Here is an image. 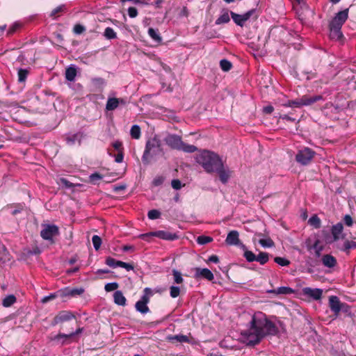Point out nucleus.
I'll list each match as a JSON object with an SVG mask.
<instances>
[{"instance_id": "16", "label": "nucleus", "mask_w": 356, "mask_h": 356, "mask_svg": "<svg viewBox=\"0 0 356 356\" xmlns=\"http://www.w3.org/2000/svg\"><path fill=\"white\" fill-rule=\"evenodd\" d=\"M149 300L146 296H143L140 300L137 301L135 305L136 309L141 314H147L149 309L147 307Z\"/></svg>"}, {"instance_id": "2", "label": "nucleus", "mask_w": 356, "mask_h": 356, "mask_svg": "<svg viewBox=\"0 0 356 356\" xmlns=\"http://www.w3.org/2000/svg\"><path fill=\"white\" fill-rule=\"evenodd\" d=\"M195 161L209 174L213 173L223 162L218 154L209 150L201 151L196 155Z\"/></svg>"}, {"instance_id": "21", "label": "nucleus", "mask_w": 356, "mask_h": 356, "mask_svg": "<svg viewBox=\"0 0 356 356\" xmlns=\"http://www.w3.org/2000/svg\"><path fill=\"white\" fill-rule=\"evenodd\" d=\"M83 138V134L76 133L66 137V143L68 145L72 146L78 143L79 145L81 144V140Z\"/></svg>"}, {"instance_id": "5", "label": "nucleus", "mask_w": 356, "mask_h": 356, "mask_svg": "<svg viewBox=\"0 0 356 356\" xmlns=\"http://www.w3.org/2000/svg\"><path fill=\"white\" fill-rule=\"evenodd\" d=\"M323 97L321 95H315L312 97L304 95L300 98L296 99L295 100L288 101L286 103L284 104L286 107H302L304 106H309L312 104L322 100Z\"/></svg>"}, {"instance_id": "36", "label": "nucleus", "mask_w": 356, "mask_h": 356, "mask_svg": "<svg viewBox=\"0 0 356 356\" xmlns=\"http://www.w3.org/2000/svg\"><path fill=\"white\" fill-rule=\"evenodd\" d=\"M308 223L315 228H319L321 227V220L319 218L314 215L308 220Z\"/></svg>"}, {"instance_id": "29", "label": "nucleus", "mask_w": 356, "mask_h": 356, "mask_svg": "<svg viewBox=\"0 0 356 356\" xmlns=\"http://www.w3.org/2000/svg\"><path fill=\"white\" fill-rule=\"evenodd\" d=\"M29 74V69L19 68L17 70V80L19 83H24Z\"/></svg>"}, {"instance_id": "14", "label": "nucleus", "mask_w": 356, "mask_h": 356, "mask_svg": "<svg viewBox=\"0 0 356 356\" xmlns=\"http://www.w3.org/2000/svg\"><path fill=\"white\" fill-rule=\"evenodd\" d=\"M302 293L309 298L315 300H318L321 298L323 290L321 289H312L310 287H305L302 289Z\"/></svg>"}, {"instance_id": "41", "label": "nucleus", "mask_w": 356, "mask_h": 356, "mask_svg": "<svg viewBox=\"0 0 356 356\" xmlns=\"http://www.w3.org/2000/svg\"><path fill=\"white\" fill-rule=\"evenodd\" d=\"M172 275L174 277V281L176 284H181L183 282L184 279L180 272L177 270H173Z\"/></svg>"}, {"instance_id": "13", "label": "nucleus", "mask_w": 356, "mask_h": 356, "mask_svg": "<svg viewBox=\"0 0 356 356\" xmlns=\"http://www.w3.org/2000/svg\"><path fill=\"white\" fill-rule=\"evenodd\" d=\"M126 104L127 101L123 98L109 97L106 104V110L108 111H112L116 109L119 105H125Z\"/></svg>"}, {"instance_id": "44", "label": "nucleus", "mask_w": 356, "mask_h": 356, "mask_svg": "<svg viewBox=\"0 0 356 356\" xmlns=\"http://www.w3.org/2000/svg\"><path fill=\"white\" fill-rule=\"evenodd\" d=\"M243 256L248 262H252L256 260V255L252 251L245 250Z\"/></svg>"}, {"instance_id": "52", "label": "nucleus", "mask_w": 356, "mask_h": 356, "mask_svg": "<svg viewBox=\"0 0 356 356\" xmlns=\"http://www.w3.org/2000/svg\"><path fill=\"white\" fill-rule=\"evenodd\" d=\"M85 31V28L81 24H76L74 27V32L76 34H81Z\"/></svg>"}, {"instance_id": "43", "label": "nucleus", "mask_w": 356, "mask_h": 356, "mask_svg": "<svg viewBox=\"0 0 356 356\" xmlns=\"http://www.w3.org/2000/svg\"><path fill=\"white\" fill-rule=\"evenodd\" d=\"M180 294V288L176 286H171L170 287V295L172 298H175Z\"/></svg>"}, {"instance_id": "22", "label": "nucleus", "mask_w": 356, "mask_h": 356, "mask_svg": "<svg viewBox=\"0 0 356 356\" xmlns=\"http://www.w3.org/2000/svg\"><path fill=\"white\" fill-rule=\"evenodd\" d=\"M322 264L327 268H333L337 264L336 259L330 254H324L321 259Z\"/></svg>"}, {"instance_id": "62", "label": "nucleus", "mask_w": 356, "mask_h": 356, "mask_svg": "<svg viewBox=\"0 0 356 356\" xmlns=\"http://www.w3.org/2000/svg\"><path fill=\"white\" fill-rule=\"evenodd\" d=\"M144 294L143 296H146L147 299L149 300V297L152 295V289L149 288H145L143 291Z\"/></svg>"}, {"instance_id": "54", "label": "nucleus", "mask_w": 356, "mask_h": 356, "mask_svg": "<svg viewBox=\"0 0 356 356\" xmlns=\"http://www.w3.org/2000/svg\"><path fill=\"white\" fill-rule=\"evenodd\" d=\"M102 178H103V177L100 174L97 173V172L93 173L90 175V180L92 182H95L97 180H100Z\"/></svg>"}, {"instance_id": "9", "label": "nucleus", "mask_w": 356, "mask_h": 356, "mask_svg": "<svg viewBox=\"0 0 356 356\" xmlns=\"http://www.w3.org/2000/svg\"><path fill=\"white\" fill-rule=\"evenodd\" d=\"M348 17V10L346 9L339 12L330 22L329 26L339 28L341 29L343 24L345 23Z\"/></svg>"}, {"instance_id": "34", "label": "nucleus", "mask_w": 356, "mask_h": 356, "mask_svg": "<svg viewBox=\"0 0 356 356\" xmlns=\"http://www.w3.org/2000/svg\"><path fill=\"white\" fill-rule=\"evenodd\" d=\"M356 248V242L355 241H346L343 245V247L341 248V250L349 252L350 249Z\"/></svg>"}, {"instance_id": "49", "label": "nucleus", "mask_w": 356, "mask_h": 356, "mask_svg": "<svg viewBox=\"0 0 356 356\" xmlns=\"http://www.w3.org/2000/svg\"><path fill=\"white\" fill-rule=\"evenodd\" d=\"M147 216L151 220H155L160 217V212L158 210L152 209L149 211Z\"/></svg>"}, {"instance_id": "50", "label": "nucleus", "mask_w": 356, "mask_h": 356, "mask_svg": "<svg viewBox=\"0 0 356 356\" xmlns=\"http://www.w3.org/2000/svg\"><path fill=\"white\" fill-rule=\"evenodd\" d=\"M59 184L64 186L65 188H70L72 187V184L65 178H60Z\"/></svg>"}, {"instance_id": "26", "label": "nucleus", "mask_w": 356, "mask_h": 356, "mask_svg": "<svg viewBox=\"0 0 356 356\" xmlns=\"http://www.w3.org/2000/svg\"><path fill=\"white\" fill-rule=\"evenodd\" d=\"M166 339L170 342L177 341V342L183 343V342L188 341V337L186 335H183V334L168 335V336H167Z\"/></svg>"}, {"instance_id": "28", "label": "nucleus", "mask_w": 356, "mask_h": 356, "mask_svg": "<svg viewBox=\"0 0 356 356\" xmlns=\"http://www.w3.org/2000/svg\"><path fill=\"white\" fill-rule=\"evenodd\" d=\"M230 20L228 10H222L219 17L216 20V24L228 23Z\"/></svg>"}, {"instance_id": "55", "label": "nucleus", "mask_w": 356, "mask_h": 356, "mask_svg": "<svg viewBox=\"0 0 356 356\" xmlns=\"http://www.w3.org/2000/svg\"><path fill=\"white\" fill-rule=\"evenodd\" d=\"M172 187L174 189L179 190L181 187V181L179 179H173L171 182Z\"/></svg>"}, {"instance_id": "59", "label": "nucleus", "mask_w": 356, "mask_h": 356, "mask_svg": "<svg viewBox=\"0 0 356 356\" xmlns=\"http://www.w3.org/2000/svg\"><path fill=\"white\" fill-rule=\"evenodd\" d=\"M273 110H274L273 107L270 105L266 106L264 107V108H263V111L266 114L272 113Z\"/></svg>"}, {"instance_id": "45", "label": "nucleus", "mask_w": 356, "mask_h": 356, "mask_svg": "<svg viewBox=\"0 0 356 356\" xmlns=\"http://www.w3.org/2000/svg\"><path fill=\"white\" fill-rule=\"evenodd\" d=\"M275 263L281 266H286L290 264V261L283 257H277L274 259Z\"/></svg>"}, {"instance_id": "18", "label": "nucleus", "mask_w": 356, "mask_h": 356, "mask_svg": "<svg viewBox=\"0 0 356 356\" xmlns=\"http://www.w3.org/2000/svg\"><path fill=\"white\" fill-rule=\"evenodd\" d=\"M225 242L229 245H237L240 244L239 234L236 230L229 232L225 239Z\"/></svg>"}, {"instance_id": "35", "label": "nucleus", "mask_w": 356, "mask_h": 356, "mask_svg": "<svg viewBox=\"0 0 356 356\" xmlns=\"http://www.w3.org/2000/svg\"><path fill=\"white\" fill-rule=\"evenodd\" d=\"M104 35L106 39H108V40L115 39L117 37L116 33L111 27L106 28L104 33Z\"/></svg>"}, {"instance_id": "8", "label": "nucleus", "mask_w": 356, "mask_h": 356, "mask_svg": "<svg viewBox=\"0 0 356 356\" xmlns=\"http://www.w3.org/2000/svg\"><path fill=\"white\" fill-rule=\"evenodd\" d=\"M42 227L40 235L44 240L51 241L59 234L58 227L55 225H43Z\"/></svg>"}, {"instance_id": "46", "label": "nucleus", "mask_w": 356, "mask_h": 356, "mask_svg": "<svg viewBox=\"0 0 356 356\" xmlns=\"http://www.w3.org/2000/svg\"><path fill=\"white\" fill-rule=\"evenodd\" d=\"M118 286L119 285L117 282H110L105 285L104 289L106 291L110 292L116 290Z\"/></svg>"}, {"instance_id": "33", "label": "nucleus", "mask_w": 356, "mask_h": 356, "mask_svg": "<svg viewBox=\"0 0 356 356\" xmlns=\"http://www.w3.org/2000/svg\"><path fill=\"white\" fill-rule=\"evenodd\" d=\"M16 302V298L13 295H9L6 296L2 302V305L6 307H10Z\"/></svg>"}, {"instance_id": "7", "label": "nucleus", "mask_w": 356, "mask_h": 356, "mask_svg": "<svg viewBox=\"0 0 356 356\" xmlns=\"http://www.w3.org/2000/svg\"><path fill=\"white\" fill-rule=\"evenodd\" d=\"M147 236H155L168 241H173L177 238V236L176 234L162 230L152 232L147 234H141L140 236V237L143 239H145Z\"/></svg>"}, {"instance_id": "51", "label": "nucleus", "mask_w": 356, "mask_h": 356, "mask_svg": "<svg viewBox=\"0 0 356 356\" xmlns=\"http://www.w3.org/2000/svg\"><path fill=\"white\" fill-rule=\"evenodd\" d=\"M128 15L130 17L134 18L138 15V10L134 7H130L128 9Z\"/></svg>"}, {"instance_id": "63", "label": "nucleus", "mask_w": 356, "mask_h": 356, "mask_svg": "<svg viewBox=\"0 0 356 356\" xmlns=\"http://www.w3.org/2000/svg\"><path fill=\"white\" fill-rule=\"evenodd\" d=\"M113 147L117 150L119 152H122L121 151V148H122V143L119 141H116L115 143H113Z\"/></svg>"}, {"instance_id": "42", "label": "nucleus", "mask_w": 356, "mask_h": 356, "mask_svg": "<svg viewBox=\"0 0 356 356\" xmlns=\"http://www.w3.org/2000/svg\"><path fill=\"white\" fill-rule=\"evenodd\" d=\"M92 244L94 246V248L96 250H98L101 246L102 244V239L101 238L97 235H94L92 238Z\"/></svg>"}, {"instance_id": "61", "label": "nucleus", "mask_w": 356, "mask_h": 356, "mask_svg": "<svg viewBox=\"0 0 356 356\" xmlns=\"http://www.w3.org/2000/svg\"><path fill=\"white\" fill-rule=\"evenodd\" d=\"M208 261L217 264L219 262L218 257L216 255H211L209 257Z\"/></svg>"}, {"instance_id": "4", "label": "nucleus", "mask_w": 356, "mask_h": 356, "mask_svg": "<svg viewBox=\"0 0 356 356\" xmlns=\"http://www.w3.org/2000/svg\"><path fill=\"white\" fill-rule=\"evenodd\" d=\"M164 141L170 148L181 150L184 152L193 153L197 149L195 145L184 143L181 136L176 134H168L165 138Z\"/></svg>"}, {"instance_id": "64", "label": "nucleus", "mask_w": 356, "mask_h": 356, "mask_svg": "<svg viewBox=\"0 0 356 356\" xmlns=\"http://www.w3.org/2000/svg\"><path fill=\"white\" fill-rule=\"evenodd\" d=\"M126 188L125 185H116L113 186V191L115 192H118L120 191H123Z\"/></svg>"}, {"instance_id": "1", "label": "nucleus", "mask_w": 356, "mask_h": 356, "mask_svg": "<svg viewBox=\"0 0 356 356\" xmlns=\"http://www.w3.org/2000/svg\"><path fill=\"white\" fill-rule=\"evenodd\" d=\"M280 330L285 331L284 324L280 321L268 319L262 312H256L252 316L250 327L241 334L248 345H255L268 335H277Z\"/></svg>"}, {"instance_id": "3", "label": "nucleus", "mask_w": 356, "mask_h": 356, "mask_svg": "<svg viewBox=\"0 0 356 356\" xmlns=\"http://www.w3.org/2000/svg\"><path fill=\"white\" fill-rule=\"evenodd\" d=\"M163 154L161 143L159 139L154 137L147 141L145 149L142 156L143 164L148 165L159 155Z\"/></svg>"}, {"instance_id": "25", "label": "nucleus", "mask_w": 356, "mask_h": 356, "mask_svg": "<svg viewBox=\"0 0 356 356\" xmlns=\"http://www.w3.org/2000/svg\"><path fill=\"white\" fill-rule=\"evenodd\" d=\"M76 72V68L74 65L68 67L65 70V79L70 81H74Z\"/></svg>"}, {"instance_id": "40", "label": "nucleus", "mask_w": 356, "mask_h": 356, "mask_svg": "<svg viewBox=\"0 0 356 356\" xmlns=\"http://www.w3.org/2000/svg\"><path fill=\"white\" fill-rule=\"evenodd\" d=\"M213 241V238L210 236H200L197 238V242L200 245H204L209 243Z\"/></svg>"}, {"instance_id": "60", "label": "nucleus", "mask_w": 356, "mask_h": 356, "mask_svg": "<svg viewBox=\"0 0 356 356\" xmlns=\"http://www.w3.org/2000/svg\"><path fill=\"white\" fill-rule=\"evenodd\" d=\"M123 154L122 152H118V154L115 156V161L117 163H121L123 161Z\"/></svg>"}, {"instance_id": "48", "label": "nucleus", "mask_w": 356, "mask_h": 356, "mask_svg": "<svg viewBox=\"0 0 356 356\" xmlns=\"http://www.w3.org/2000/svg\"><path fill=\"white\" fill-rule=\"evenodd\" d=\"M65 8L64 5L59 6L54 8L50 13L49 16L54 19L56 17V15L63 12Z\"/></svg>"}, {"instance_id": "6", "label": "nucleus", "mask_w": 356, "mask_h": 356, "mask_svg": "<svg viewBox=\"0 0 356 356\" xmlns=\"http://www.w3.org/2000/svg\"><path fill=\"white\" fill-rule=\"evenodd\" d=\"M315 154V152L312 149L303 147L298 149L296 155V161L302 165H306L312 161Z\"/></svg>"}, {"instance_id": "12", "label": "nucleus", "mask_w": 356, "mask_h": 356, "mask_svg": "<svg viewBox=\"0 0 356 356\" xmlns=\"http://www.w3.org/2000/svg\"><path fill=\"white\" fill-rule=\"evenodd\" d=\"M214 172L218 175L220 181L224 184L228 182L232 173L231 170L227 166L224 165L223 162L221 163L220 166L215 170Z\"/></svg>"}, {"instance_id": "27", "label": "nucleus", "mask_w": 356, "mask_h": 356, "mask_svg": "<svg viewBox=\"0 0 356 356\" xmlns=\"http://www.w3.org/2000/svg\"><path fill=\"white\" fill-rule=\"evenodd\" d=\"M330 27V37L332 40H339L343 37L341 29L335 28L332 26Z\"/></svg>"}, {"instance_id": "15", "label": "nucleus", "mask_w": 356, "mask_h": 356, "mask_svg": "<svg viewBox=\"0 0 356 356\" xmlns=\"http://www.w3.org/2000/svg\"><path fill=\"white\" fill-rule=\"evenodd\" d=\"M329 306L335 315H338L346 305L341 303L338 297L332 296L329 298Z\"/></svg>"}, {"instance_id": "20", "label": "nucleus", "mask_w": 356, "mask_h": 356, "mask_svg": "<svg viewBox=\"0 0 356 356\" xmlns=\"http://www.w3.org/2000/svg\"><path fill=\"white\" fill-rule=\"evenodd\" d=\"M83 331V328H78L75 332H73L70 334H58L56 336L54 337V339L56 341H60V339H63V343H65L67 340L72 339V337H75L76 335L81 333Z\"/></svg>"}, {"instance_id": "38", "label": "nucleus", "mask_w": 356, "mask_h": 356, "mask_svg": "<svg viewBox=\"0 0 356 356\" xmlns=\"http://www.w3.org/2000/svg\"><path fill=\"white\" fill-rule=\"evenodd\" d=\"M105 263L108 266L115 268L117 267H120V264H118L121 263V261H118L112 257H108L106 259Z\"/></svg>"}, {"instance_id": "39", "label": "nucleus", "mask_w": 356, "mask_h": 356, "mask_svg": "<svg viewBox=\"0 0 356 356\" xmlns=\"http://www.w3.org/2000/svg\"><path fill=\"white\" fill-rule=\"evenodd\" d=\"M220 66L223 71L227 72L231 70L232 65L228 60L222 59L220 61Z\"/></svg>"}, {"instance_id": "37", "label": "nucleus", "mask_w": 356, "mask_h": 356, "mask_svg": "<svg viewBox=\"0 0 356 356\" xmlns=\"http://www.w3.org/2000/svg\"><path fill=\"white\" fill-rule=\"evenodd\" d=\"M22 27V24L19 22H14L8 29L7 35H11Z\"/></svg>"}, {"instance_id": "23", "label": "nucleus", "mask_w": 356, "mask_h": 356, "mask_svg": "<svg viewBox=\"0 0 356 356\" xmlns=\"http://www.w3.org/2000/svg\"><path fill=\"white\" fill-rule=\"evenodd\" d=\"M268 292L275 295H288L293 293V289L289 286H280L277 289L269 290Z\"/></svg>"}, {"instance_id": "19", "label": "nucleus", "mask_w": 356, "mask_h": 356, "mask_svg": "<svg viewBox=\"0 0 356 356\" xmlns=\"http://www.w3.org/2000/svg\"><path fill=\"white\" fill-rule=\"evenodd\" d=\"M195 275L197 277H202L209 281H212L214 279L213 273L208 268H197Z\"/></svg>"}, {"instance_id": "24", "label": "nucleus", "mask_w": 356, "mask_h": 356, "mask_svg": "<svg viewBox=\"0 0 356 356\" xmlns=\"http://www.w3.org/2000/svg\"><path fill=\"white\" fill-rule=\"evenodd\" d=\"M114 302L120 306H124L126 305V298L124 296L121 291H116L113 294Z\"/></svg>"}, {"instance_id": "32", "label": "nucleus", "mask_w": 356, "mask_h": 356, "mask_svg": "<svg viewBox=\"0 0 356 356\" xmlns=\"http://www.w3.org/2000/svg\"><path fill=\"white\" fill-rule=\"evenodd\" d=\"M130 134L134 139H138L140 136V128L138 125L134 124L131 127Z\"/></svg>"}, {"instance_id": "56", "label": "nucleus", "mask_w": 356, "mask_h": 356, "mask_svg": "<svg viewBox=\"0 0 356 356\" xmlns=\"http://www.w3.org/2000/svg\"><path fill=\"white\" fill-rule=\"evenodd\" d=\"M120 267L125 268L127 271L131 270L134 269V266L128 263L121 261V263H119Z\"/></svg>"}, {"instance_id": "10", "label": "nucleus", "mask_w": 356, "mask_h": 356, "mask_svg": "<svg viewBox=\"0 0 356 356\" xmlns=\"http://www.w3.org/2000/svg\"><path fill=\"white\" fill-rule=\"evenodd\" d=\"M254 12V10L252 9L243 15H238L231 11L230 15L235 24H236L238 26H243L245 22H247L250 18Z\"/></svg>"}, {"instance_id": "53", "label": "nucleus", "mask_w": 356, "mask_h": 356, "mask_svg": "<svg viewBox=\"0 0 356 356\" xmlns=\"http://www.w3.org/2000/svg\"><path fill=\"white\" fill-rule=\"evenodd\" d=\"M343 222L345 225L348 227H350L353 225V218L349 215H346L343 218Z\"/></svg>"}, {"instance_id": "17", "label": "nucleus", "mask_w": 356, "mask_h": 356, "mask_svg": "<svg viewBox=\"0 0 356 356\" xmlns=\"http://www.w3.org/2000/svg\"><path fill=\"white\" fill-rule=\"evenodd\" d=\"M343 227L341 222L332 226L331 232L334 241H336L345 237V234L343 233Z\"/></svg>"}, {"instance_id": "58", "label": "nucleus", "mask_w": 356, "mask_h": 356, "mask_svg": "<svg viewBox=\"0 0 356 356\" xmlns=\"http://www.w3.org/2000/svg\"><path fill=\"white\" fill-rule=\"evenodd\" d=\"M83 291V289H74L70 291L69 294L71 296L81 295Z\"/></svg>"}, {"instance_id": "47", "label": "nucleus", "mask_w": 356, "mask_h": 356, "mask_svg": "<svg viewBox=\"0 0 356 356\" xmlns=\"http://www.w3.org/2000/svg\"><path fill=\"white\" fill-rule=\"evenodd\" d=\"M259 244L264 247V248H270L274 245L273 241L268 238V239H260L259 241Z\"/></svg>"}, {"instance_id": "30", "label": "nucleus", "mask_w": 356, "mask_h": 356, "mask_svg": "<svg viewBox=\"0 0 356 356\" xmlns=\"http://www.w3.org/2000/svg\"><path fill=\"white\" fill-rule=\"evenodd\" d=\"M148 34L149 37L157 42H160L162 40L161 37L160 36L158 30L154 29L153 28H149L148 29Z\"/></svg>"}, {"instance_id": "57", "label": "nucleus", "mask_w": 356, "mask_h": 356, "mask_svg": "<svg viewBox=\"0 0 356 356\" xmlns=\"http://www.w3.org/2000/svg\"><path fill=\"white\" fill-rule=\"evenodd\" d=\"M56 297V294L51 293L50 295L44 297L42 300V302L47 303V302L54 299Z\"/></svg>"}, {"instance_id": "11", "label": "nucleus", "mask_w": 356, "mask_h": 356, "mask_svg": "<svg viewBox=\"0 0 356 356\" xmlns=\"http://www.w3.org/2000/svg\"><path fill=\"white\" fill-rule=\"evenodd\" d=\"M74 314L70 312L67 310L60 311L58 314L54 317L52 325H55L60 323H63L65 321H71L74 318Z\"/></svg>"}, {"instance_id": "31", "label": "nucleus", "mask_w": 356, "mask_h": 356, "mask_svg": "<svg viewBox=\"0 0 356 356\" xmlns=\"http://www.w3.org/2000/svg\"><path fill=\"white\" fill-rule=\"evenodd\" d=\"M269 259L268 254L266 252H260L257 256H256V260L260 264L264 265L268 262Z\"/></svg>"}]
</instances>
